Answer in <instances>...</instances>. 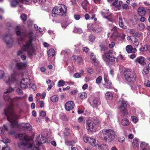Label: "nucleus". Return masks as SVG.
I'll use <instances>...</instances> for the list:
<instances>
[{"instance_id":"obj_1","label":"nucleus","mask_w":150,"mask_h":150,"mask_svg":"<svg viewBox=\"0 0 150 150\" xmlns=\"http://www.w3.org/2000/svg\"><path fill=\"white\" fill-rule=\"evenodd\" d=\"M4 114L7 117L8 120L11 123L12 127L16 126L18 125L17 119L19 116L16 115V112L13 109V107L12 104L7 106L4 109Z\"/></svg>"},{"instance_id":"obj_2","label":"nucleus","mask_w":150,"mask_h":150,"mask_svg":"<svg viewBox=\"0 0 150 150\" xmlns=\"http://www.w3.org/2000/svg\"><path fill=\"white\" fill-rule=\"evenodd\" d=\"M30 40L27 42L25 45L23 46V49L25 51L29 49L28 51V55L31 57L35 54V50L34 49L32 44V40H34L36 39V35L34 34L32 32L29 31L28 34Z\"/></svg>"},{"instance_id":"obj_3","label":"nucleus","mask_w":150,"mask_h":150,"mask_svg":"<svg viewBox=\"0 0 150 150\" xmlns=\"http://www.w3.org/2000/svg\"><path fill=\"white\" fill-rule=\"evenodd\" d=\"M101 137L107 142L112 141L115 138V133L114 131L110 129H104L100 132Z\"/></svg>"},{"instance_id":"obj_4","label":"nucleus","mask_w":150,"mask_h":150,"mask_svg":"<svg viewBox=\"0 0 150 150\" xmlns=\"http://www.w3.org/2000/svg\"><path fill=\"white\" fill-rule=\"evenodd\" d=\"M67 6L64 5L55 6L52 10V16L53 17H57L59 15L64 16L67 12Z\"/></svg>"},{"instance_id":"obj_5","label":"nucleus","mask_w":150,"mask_h":150,"mask_svg":"<svg viewBox=\"0 0 150 150\" xmlns=\"http://www.w3.org/2000/svg\"><path fill=\"white\" fill-rule=\"evenodd\" d=\"M125 80L129 82H133L135 81L136 76L135 73L131 69H129L125 70L124 73Z\"/></svg>"},{"instance_id":"obj_6","label":"nucleus","mask_w":150,"mask_h":150,"mask_svg":"<svg viewBox=\"0 0 150 150\" xmlns=\"http://www.w3.org/2000/svg\"><path fill=\"white\" fill-rule=\"evenodd\" d=\"M116 54V53L115 52L109 51L103 54L102 57L103 60L106 62H108L109 61L114 62L117 61V58L114 56Z\"/></svg>"},{"instance_id":"obj_7","label":"nucleus","mask_w":150,"mask_h":150,"mask_svg":"<svg viewBox=\"0 0 150 150\" xmlns=\"http://www.w3.org/2000/svg\"><path fill=\"white\" fill-rule=\"evenodd\" d=\"M118 109L124 115L127 114V102L122 99L120 100L118 103Z\"/></svg>"},{"instance_id":"obj_8","label":"nucleus","mask_w":150,"mask_h":150,"mask_svg":"<svg viewBox=\"0 0 150 150\" xmlns=\"http://www.w3.org/2000/svg\"><path fill=\"white\" fill-rule=\"evenodd\" d=\"M4 40L8 47L10 48L12 47L13 44V40L11 35L9 34H6L4 36Z\"/></svg>"},{"instance_id":"obj_9","label":"nucleus","mask_w":150,"mask_h":150,"mask_svg":"<svg viewBox=\"0 0 150 150\" xmlns=\"http://www.w3.org/2000/svg\"><path fill=\"white\" fill-rule=\"evenodd\" d=\"M20 86L23 89L30 87L31 86V82L30 80L27 78L22 79L21 81Z\"/></svg>"},{"instance_id":"obj_10","label":"nucleus","mask_w":150,"mask_h":150,"mask_svg":"<svg viewBox=\"0 0 150 150\" xmlns=\"http://www.w3.org/2000/svg\"><path fill=\"white\" fill-rule=\"evenodd\" d=\"M96 124L91 120H88L87 122V129L89 131H93L95 129L96 125H98L99 124V121L98 120L95 122Z\"/></svg>"},{"instance_id":"obj_11","label":"nucleus","mask_w":150,"mask_h":150,"mask_svg":"<svg viewBox=\"0 0 150 150\" xmlns=\"http://www.w3.org/2000/svg\"><path fill=\"white\" fill-rule=\"evenodd\" d=\"M16 73L15 71L11 74L10 76H6L4 79L5 81L7 83H11L15 82L16 80Z\"/></svg>"},{"instance_id":"obj_12","label":"nucleus","mask_w":150,"mask_h":150,"mask_svg":"<svg viewBox=\"0 0 150 150\" xmlns=\"http://www.w3.org/2000/svg\"><path fill=\"white\" fill-rule=\"evenodd\" d=\"M13 89L10 87L6 91L4 92V99L5 101H9L11 103H12L13 102L12 100L10 98L9 94L13 91Z\"/></svg>"},{"instance_id":"obj_13","label":"nucleus","mask_w":150,"mask_h":150,"mask_svg":"<svg viewBox=\"0 0 150 150\" xmlns=\"http://www.w3.org/2000/svg\"><path fill=\"white\" fill-rule=\"evenodd\" d=\"M15 30L16 35L18 36H20L21 40H23L26 36V33L25 32H22L21 31L20 27L19 26H17Z\"/></svg>"},{"instance_id":"obj_14","label":"nucleus","mask_w":150,"mask_h":150,"mask_svg":"<svg viewBox=\"0 0 150 150\" xmlns=\"http://www.w3.org/2000/svg\"><path fill=\"white\" fill-rule=\"evenodd\" d=\"M18 146L20 148L22 149H24L26 147L29 148H33L34 146L31 143H30L28 142H27L26 143H24L23 142H20L18 143Z\"/></svg>"},{"instance_id":"obj_15","label":"nucleus","mask_w":150,"mask_h":150,"mask_svg":"<svg viewBox=\"0 0 150 150\" xmlns=\"http://www.w3.org/2000/svg\"><path fill=\"white\" fill-rule=\"evenodd\" d=\"M75 104L73 101H68L67 102L65 105V109L68 111L72 110L74 107Z\"/></svg>"},{"instance_id":"obj_16","label":"nucleus","mask_w":150,"mask_h":150,"mask_svg":"<svg viewBox=\"0 0 150 150\" xmlns=\"http://www.w3.org/2000/svg\"><path fill=\"white\" fill-rule=\"evenodd\" d=\"M19 2L22 3L27 4L29 0H18ZM18 4V2L17 0H13L11 2V4L12 7H15Z\"/></svg>"},{"instance_id":"obj_17","label":"nucleus","mask_w":150,"mask_h":150,"mask_svg":"<svg viewBox=\"0 0 150 150\" xmlns=\"http://www.w3.org/2000/svg\"><path fill=\"white\" fill-rule=\"evenodd\" d=\"M135 62L141 65H144L146 64L145 58L142 56H140L137 57L135 59Z\"/></svg>"},{"instance_id":"obj_18","label":"nucleus","mask_w":150,"mask_h":150,"mask_svg":"<svg viewBox=\"0 0 150 150\" xmlns=\"http://www.w3.org/2000/svg\"><path fill=\"white\" fill-rule=\"evenodd\" d=\"M126 50L128 53H135L137 52L136 49L133 48L131 45H127L126 47Z\"/></svg>"},{"instance_id":"obj_19","label":"nucleus","mask_w":150,"mask_h":150,"mask_svg":"<svg viewBox=\"0 0 150 150\" xmlns=\"http://www.w3.org/2000/svg\"><path fill=\"white\" fill-rule=\"evenodd\" d=\"M100 104V101L98 98H94L93 101L92 106L93 108H96Z\"/></svg>"},{"instance_id":"obj_20","label":"nucleus","mask_w":150,"mask_h":150,"mask_svg":"<svg viewBox=\"0 0 150 150\" xmlns=\"http://www.w3.org/2000/svg\"><path fill=\"white\" fill-rule=\"evenodd\" d=\"M138 12L140 16H143L145 14L146 11L143 7H140L138 9Z\"/></svg>"},{"instance_id":"obj_21","label":"nucleus","mask_w":150,"mask_h":150,"mask_svg":"<svg viewBox=\"0 0 150 150\" xmlns=\"http://www.w3.org/2000/svg\"><path fill=\"white\" fill-rule=\"evenodd\" d=\"M27 64L25 63L20 62L16 64V66L19 69H23L27 66Z\"/></svg>"},{"instance_id":"obj_22","label":"nucleus","mask_w":150,"mask_h":150,"mask_svg":"<svg viewBox=\"0 0 150 150\" xmlns=\"http://www.w3.org/2000/svg\"><path fill=\"white\" fill-rule=\"evenodd\" d=\"M141 148L142 150H148L149 149V144L145 142H142L141 144Z\"/></svg>"},{"instance_id":"obj_23","label":"nucleus","mask_w":150,"mask_h":150,"mask_svg":"<svg viewBox=\"0 0 150 150\" xmlns=\"http://www.w3.org/2000/svg\"><path fill=\"white\" fill-rule=\"evenodd\" d=\"M10 140L7 138H3L2 141H0V146H3L5 143H8L10 142Z\"/></svg>"},{"instance_id":"obj_24","label":"nucleus","mask_w":150,"mask_h":150,"mask_svg":"<svg viewBox=\"0 0 150 150\" xmlns=\"http://www.w3.org/2000/svg\"><path fill=\"white\" fill-rule=\"evenodd\" d=\"M90 56L93 62L94 63V65H97L98 61L96 59V58L95 57L94 54L93 53H91L90 55Z\"/></svg>"},{"instance_id":"obj_25","label":"nucleus","mask_w":150,"mask_h":150,"mask_svg":"<svg viewBox=\"0 0 150 150\" xmlns=\"http://www.w3.org/2000/svg\"><path fill=\"white\" fill-rule=\"evenodd\" d=\"M105 96L107 100H111L113 98V96L112 93L109 92L106 93Z\"/></svg>"},{"instance_id":"obj_26","label":"nucleus","mask_w":150,"mask_h":150,"mask_svg":"<svg viewBox=\"0 0 150 150\" xmlns=\"http://www.w3.org/2000/svg\"><path fill=\"white\" fill-rule=\"evenodd\" d=\"M132 42L134 47H138L139 45V42L138 40L135 38L131 40Z\"/></svg>"},{"instance_id":"obj_27","label":"nucleus","mask_w":150,"mask_h":150,"mask_svg":"<svg viewBox=\"0 0 150 150\" xmlns=\"http://www.w3.org/2000/svg\"><path fill=\"white\" fill-rule=\"evenodd\" d=\"M119 26L120 27L124 29L126 28V26H125L123 24V21L121 17H120L119 18Z\"/></svg>"},{"instance_id":"obj_28","label":"nucleus","mask_w":150,"mask_h":150,"mask_svg":"<svg viewBox=\"0 0 150 150\" xmlns=\"http://www.w3.org/2000/svg\"><path fill=\"white\" fill-rule=\"evenodd\" d=\"M21 126L22 127L29 131H30L32 130V127L29 124H22Z\"/></svg>"},{"instance_id":"obj_29","label":"nucleus","mask_w":150,"mask_h":150,"mask_svg":"<svg viewBox=\"0 0 150 150\" xmlns=\"http://www.w3.org/2000/svg\"><path fill=\"white\" fill-rule=\"evenodd\" d=\"M122 125L124 126H127L129 124V122L127 118L123 119L122 121Z\"/></svg>"},{"instance_id":"obj_30","label":"nucleus","mask_w":150,"mask_h":150,"mask_svg":"<svg viewBox=\"0 0 150 150\" xmlns=\"http://www.w3.org/2000/svg\"><path fill=\"white\" fill-rule=\"evenodd\" d=\"M47 54L49 57H53L55 54V52L53 49H51L48 50Z\"/></svg>"},{"instance_id":"obj_31","label":"nucleus","mask_w":150,"mask_h":150,"mask_svg":"<svg viewBox=\"0 0 150 150\" xmlns=\"http://www.w3.org/2000/svg\"><path fill=\"white\" fill-rule=\"evenodd\" d=\"M99 148L101 150H108V146L105 144H101L100 146H99Z\"/></svg>"},{"instance_id":"obj_32","label":"nucleus","mask_w":150,"mask_h":150,"mask_svg":"<svg viewBox=\"0 0 150 150\" xmlns=\"http://www.w3.org/2000/svg\"><path fill=\"white\" fill-rule=\"evenodd\" d=\"M133 146L134 147H138L139 146V143L138 139L137 138H134L132 142Z\"/></svg>"},{"instance_id":"obj_33","label":"nucleus","mask_w":150,"mask_h":150,"mask_svg":"<svg viewBox=\"0 0 150 150\" xmlns=\"http://www.w3.org/2000/svg\"><path fill=\"white\" fill-rule=\"evenodd\" d=\"M79 95L80 98L82 99L86 98L87 96V93L86 92L80 93Z\"/></svg>"},{"instance_id":"obj_34","label":"nucleus","mask_w":150,"mask_h":150,"mask_svg":"<svg viewBox=\"0 0 150 150\" xmlns=\"http://www.w3.org/2000/svg\"><path fill=\"white\" fill-rule=\"evenodd\" d=\"M89 143L93 146H95L97 144L96 140L92 138H90Z\"/></svg>"},{"instance_id":"obj_35","label":"nucleus","mask_w":150,"mask_h":150,"mask_svg":"<svg viewBox=\"0 0 150 150\" xmlns=\"http://www.w3.org/2000/svg\"><path fill=\"white\" fill-rule=\"evenodd\" d=\"M112 84L110 81L106 82L105 84V87L107 88H110L112 87Z\"/></svg>"},{"instance_id":"obj_36","label":"nucleus","mask_w":150,"mask_h":150,"mask_svg":"<svg viewBox=\"0 0 150 150\" xmlns=\"http://www.w3.org/2000/svg\"><path fill=\"white\" fill-rule=\"evenodd\" d=\"M137 90H139V93H143L144 91V89L142 88V86L140 85H138L136 87Z\"/></svg>"},{"instance_id":"obj_37","label":"nucleus","mask_w":150,"mask_h":150,"mask_svg":"<svg viewBox=\"0 0 150 150\" xmlns=\"http://www.w3.org/2000/svg\"><path fill=\"white\" fill-rule=\"evenodd\" d=\"M65 82L63 80H59L57 83V86L59 87L63 86L64 85Z\"/></svg>"},{"instance_id":"obj_38","label":"nucleus","mask_w":150,"mask_h":150,"mask_svg":"<svg viewBox=\"0 0 150 150\" xmlns=\"http://www.w3.org/2000/svg\"><path fill=\"white\" fill-rule=\"evenodd\" d=\"M51 100L53 102H56L58 100V97L56 95L52 96L51 97Z\"/></svg>"},{"instance_id":"obj_39","label":"nucleus","mask_w":150,"mask_h":150,"mask_svg":"<svg viewBox=\"0 0 150 150\" xmlns=\"http://www.w3.org/2000/svg\"><path fill=\"white\" fill-rule=\"evenodd\" d=\"M73 58V59H74L76 62H81L82 60V58L78 56H74Z\"/></svg>"},{"instance_id":"obj_40","label":"nucleus","mask_w":150,"mask_h":150,"mask_svg":"<svg viewBox=\"0 0 150 150\" xmlns=\"http://www.w3.org/2000/svg\"><path fill=\"white\" fill-rule=\"evenodd\" d=\"M88 29L91 31L95 32L96 29H95V28L91 24H88Z\"/></svg>"},{"instance_id":"obj_41","label":"nucleus","mask_w":150,"mask_h":150,"mask_svg":"<svg viewBox=\"0 0 150 150\" xmlns=\"http://www.w3.org/2000/svg\"><path fill=\"white\" fill-rule=\"evenodd\" d=\"M139 50L140 52H144L147 51V45H144L139 48Z\"/></svg>"},{"instance_id":"obj_42","label":"nucleus","mask_w":150,"mask_h":150,"mask_svg":"<svg viewBox=\"0 0 150 150\" xmlns=\"http://www.w3.org/2000/svg\"><path fill=\"white\" fill-rule=\"evenodd\" d=\"M74 31L75 33L80 34L82 32V30L80 28H76L74 30Z\"/></svg>"},{"instance_id":"obj_43","label":"nucleus","mask_w":150,"mask_h":150,"mask_svg":"<svg viewBox=\"0 0 150 150\" xmlns=\"http://www.w3.org/2000/svg\"><path fill=\"white\" fill-rule=\"evenodd\" d=\"M145 28V25L143 23H141L139 24V26L138 28L140 30H143Z\"/></svg>"},{"instance_id":"obj_44","label":"nucleus","mask_w":150,"mask_h":150,"mask_svg":"<svg viewBox=\"0 0 150 150\" xmlns=\"http://www.w3.org/2000/svg\"><path fill=\"white\" fill-rule=\"evenodd\" d=\"M102 77L101 76H99L96 80V83L98 84H100L101 82Z\"/></svg>"},{"instance_id":"obj_45","label":"nucleus","mask_w":150,"mask_h":150,"mask_svg":"<svg viewBox=\"0 0 150 150\" xmlns=\"http://www.w3.org/2000/svg\"><path fill=\"white\" fill-rule=\"evenodd\" d=\"M104 78L105 82L110 81L109 80V77L107 74H105L104 76Z\"/></svg>"},{"instance_id":"obj_46","label":"nucleus","mask_w":150,"mask_h":150,"mask_svg":"<svg viewBox=\"0 0 150 150\" xmlns=\"http://www.w3.org/2000/svg\"><path fill=\"white\" fill-rule=\"evenodd\" d=\"M21 18L23 21H25L27 19V15L24 13L23 14L21 15Z\"/></svg>"},{"instance_id":"obj_47","label":"nucleus","mask_w":150,"mask_h":150,"mask_svg":"<svg viewBox=\"0 0 150 150\" xmlns=\"http://www.w3.org/2000/svg\"><path fill=\"white\" fill-rule=\"evenodd\" d=\"M88 5V3L87 2L84 3L82 4V6L83 9L86 10L87 9V7Z\"/></svg>"},{"instance_id":"obj_48","label":"nucleus","mask_w":150,"mask_h":150,"mask_svg":"<svg viewBox=\"0 0 150 150\" xmlns=\"http://www.w3.org/2000/svg\"><path fill=\"white\" fill-rule=\"evenodd\" d=\"M29 49H28V50H27V51H28H28ZM26 51V50H23V47H22V49L21 50H20L19 51H18L17 53V55H21L23 54V51ZM28 53V52H27Z\"/></svg>"},{"instance_id":"obj_49","label":"nucleus","mask_w":150,"mask_h":150,"mask_svg":"<svg viewBox=\"0 0 150 150\" xmlns=\"http://www.w3.org/2000/svg\"><path fill=\"white\" fill-rule=\"evenodd\" d=\"M131 118L132 121L134 123H136L138 121V118L135 116H132Z\"/></svg>"},{"instance_id":"obj_50","label":"nucleus","mask_w":150,"mask_h":150,"mask_svg":"<svg viewBox=\"0 0 150 150\" xmlns=\"http://www.w3.org/2000/svg\"><path fill=\"white\" fill-rule=\"evenodd\" d=\"M18 138L21 140H22L23 139H25V137L22 134H19L18 135Z\"/></svg>"},{"instance_id":"obj_51","label":"nucleus","mask_w":150,"mask_h":150,"mask_svg":"<svg viewBox=\"0 0 150 150\" xmlns=\"http://www.w3.org/2000/svg\"><path fill=\"white\" fill-rule=\"evenodd\" d=\"M81 74L78 73H75L74 75V76L75 78H80L81 77Z\"/></svg>"},{"instance_id":"obj_52","label":"nucleus","mask_w":150,"mask_h":150,"mask_svg":"<svg viewBox=\"0 0 150 150\" xmlns=\"http://www.w3.org/2000/svg\"><path fill=\"white\" fill-rule=\"evenodd\" d=\"M144 84L146 86L149 87H150V81L148 80H146L144 82Z\"/></svg>"},{"instance_id":"obj_53","label":"nucleus","mask_w":150,"mask_h":150,"mask_svg":"<svg viewBox=\"0 0 150 150\" xmlns=\"http://www.w3.org/2000/svg\"><path fill=\"white\" fill-rule=\"evenodd\" d=\"M122 7L123 9L127 10L129 9V7L126 4H124L122 6Z\"/></svg>"},{"instance_id":"obj_54","label":"nucleus","mask_w":150,"mask_h":150,"mask_svg":"<svg viewBox=\"0 0 150 150\" xmlns=\"http://www.w3.org/2000/svg\"><path fill=\"white\" fill-rule=\"evenodd\" d=\"M16 91L19 94L23 95V92L22 90L20 88H17L16 89Z\"/></svg>"},{"instance_id":"obj_55","label":"nucleus","mask_w":150,"mask_h":150,"mask_svg":"<svg viewBox=\"0 0 150 150\" xmlns=\"http://www.w3.org/2000/svg\"><path fill=\"white\" fill-rule=\"evenodd\" d=\"M54 83L53 82H52L51 83V84L50 85H49L48 87L47 88L48 91H49L51 89V88L54 85Z\"/></svg>"},{"instance_id":"obj_56","label":"nucleus","mask_w":150,"mask_h":150,"mask_svg":"<svg viewBox=\"0 0 150 150\" xmlns=\"http://www.w3.org/2000/svg\"><path fill=\"white\" fill-rule=\"evenodd\" d=\"M121 8V6L119 4H117L115 6L114 8L115 11H117L118 10H120Z\"/></svg>"},{"instance_id":"obj_57","label":"nucleus","mask_w":150,"mask_h":150,"mask_svg":"<svg viewBox=\"0 0 150 150\" xmlns=\"http://www.w3.org/2000/svg\"><path fill=\"white\" fill-rule=\"evenodd\" d=\"M74 18L77 20H79L81 18L80 16L79 15L77 14H74Z\"/></svg>"},{"instance_id":"obj_58","label":"nucleus","mask_w":150,"mask_h":150,"mask_svg":"<svg viewBox=\"0 0 150 150\" xmlns=\"http://www.w3.org/2000/svg\"><path fill=\"white\" fill-rule=\"evenodd\" d=\"M66 144L69 146H72L73 143H74V142L73 141H67L66 142Z\"/></svg>"},{"instance_id":"obj_59","label":"nucleus","mask_w":150,"mask_h":150,"mask_svg":"<svg viewBox=\"0 0 150 150\" xmlns=\"http://www.w3.org/2000/svg\"><path fill=\"white\" fill-rule=\"evenodd\" d=\"M87 72L89 74H91L93 73V70L92 68L91 67H89L88 69Z\"/></svg>"},{"instance_id":"obj_60","label":"nucleus","mask_w":150,"mask_h":150,"mask_svg":"<svg viewBox=\"0 0 150 150\" xmlns=\"http://www.w3.org/2000/svg\"><path fill=\"white\" fill-rule=\"evenodd\" d=\"M118 141L120 142H124L125 139V138L123 137H120L118 139Z\"/></svg>"},{"instance_id":"obj_61","label":"nucleus","mask_w":150,"mask_h":150,"mask_svg":"<svg viewBox=\"0 0 150 150\" xmlns=\"http://www.w3.org/2000/svg\"><path fill=\"white\" fill-rule=\"evenodd\" d=\"M103 28L101 27L98 28L96 29L95 30V32L96 33H98L102 31Z\"/></svg>"},{"instance_id":"obj_62","label":"nucleus","mask_w":150,"mask_h":150,"mask_svg":"<svg viewBox=\"0 0 150 150\" xmlns=\"http://www.w3.org/2000/svg\"><path fill=\"white\" fill-rule=\"evenodd\" d=\"M91 137H84L83 138V140L86 143L88 142V141L89 142L90 138Z\"/></svg>"},{"instance_id":"obj_63","label":"nucleus","mask_w":150,"mask_h":150,"mask_svg":"<svg viewBox=\"0 0 150 150\" xmlns=\"http://www.w3.org/2000/svg\"><path fill=\"white\" fill-rule=\"evenodd\" d=\"M115 45V43L112 42H111L110 44H109V46L110 48H112L114 47V46Z\"/></svg>"},{"instance_id":"obj_64","label":"nucleus","mask_w":150,"mask_h":150,"mask_svg":"<svg viewBox=\"0 0 150 150\" xmlns=\"http://www.w3.org/2000/svg\"><path fill=\"white\" fill-rule=\"evenodd\" d=\"M95 40V38L94 36L91 35L89 36V40L90 41L93 42Z\"/></svg>"}]
</instances>
